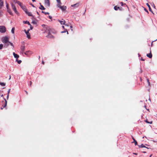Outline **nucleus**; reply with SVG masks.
Masks as SVG:
<instances>
[{"mask_svg":"<svg viewBox=\"0 0 157 157\" xmlns=\"http://www.w3.org/2000/svg\"><path fill=\"white\" fill-rule=\"evenodd\" d=\"M47 33H48V34L46 36V37L49 38H54V36L51 34V32L52 33H56V32H53L52 30H51V31H47L46 32Z\"/></svg>","mask_w":157,"mask_h":157,"instance_id":"nucleus-1","label":"nucleus"},{"mask_svg":"<svg viewBox=\"0 0 157 157\" xmlns=\"http://www.w3.org/2000/svg\"><path fill=\"white\" fill-rule=\"evenodd\" d=\"M6 31V27L3 25L0 26V32L2 33H5Z\"/></svg>","mask_w":157,"mask_h":157,"instance_id":"nucleus-2","label":"nucleus"},{"mask_svg":"<svg viewBox=\"0 0 157 157\" xmlns=\"http://www.w3.org/2000/svg\"><path fill=\"white\" fill-rule=\"evenodd\" d=\"M2 42L3 43H6L9 42V37L7 36H4L2 38Z\"/></svg>","mask_w":157,"mask_h":157,"instance_id":"nucleus-3","label":"nucleus"},{"mask_svg":"<svg viewBox=\"0 0 157 157\" xmlns=\"http://www.w3.org/2000/svg\"><path fill=\"white\" fill-rule=\"evenodd\" d=\"M11 6H12V9L14 11L15 13L17 14H18V13L17 12V11L15 5H14L13 4H12Z\"/></svg>","mask_w":157,"mask_h":157,"instance_id":"nucleus-4","label":"nucleus"},{"mask_svg":"<svg viewBox=\"0 0 157 157\" xmlns=\"http://www.w3.org/2000/svg\"><path fill=\"white\" fill-rule=\"evenodd\" d=\"M24 31L27 37V38L29 39H30L31 37H30V33L29 32H28V33L26 32V30L25 29L24 30Z\"/></svg>","mask_w":157,"mask_h":157,"instance_id":"nucleus-5","label":"nucleus"},{"mask_svg":"<svg viewBox=\"0 0 157 157\" xmlns=\"http://www.w3.org/2000/svg\"><path fill=\"white\" fill-rule=\"evenodd\" d=\"M44 2L45 5L47 6H50V2L49 0H44Z\"/></svg>","mask_w":157,"mask_h":157,"instance_id":"nucleus-6","label":"nucleus"},{"mask_svg":"<svg viewBox=\"0 0 157 157\" xmlns=\"http://www.w3.org/2000/svg\"><path fill=\"white\" fill-rule=\"evenodd\" d=\"M79 3H77L74 4L73 5H72L71 6L74 7L75 8L78 7L79 6Z\"/></svg>","mask_w":157,"mask_h":157,"instance_id":"nucleus-7","label":"nucleus"},{"mask_svg":"<svg viewBox=\"0 0 157 157\" xmlns=\"http://www.w3.org/2000/svg\"><path fill=\"white\" fill-rule=\"evenodd\" d=\"M24 53L25 55L29 56L32 53V52L31 51H28L25 52Z\"/></svg>","mask_w":157,"mask_h":157,"instance_id":"nucleus-8","label":"nucleus"},{"mask_svg":"<svg viewBox=\"0 0 157 157\" xmlns=\"http://www.w3.org/2000/svg\"><path fill=\"white\" fill-rule=\"evenodd\" d=\"M59 22L61 25H64L65 23V21L64 20H58Z\"/></svg>","mask_w":157,"mask_h":157,"instance_id":"nucleus-9","label":"nucleus"},{"mask_svg":"<svg viewBox=\"0 0 157 157\" xmlns=\"http://www.w3.org/2000/svg\"><path fill=\"white\" fill-rule=\"evenodd\" d=\"M21 50L22 53L25 50V46H21Z\"/></svg>","mask_w":157,"mask_h":157,"instance_id":"nucleus-10","label":"nucleus"},{"mask_svg":"<svg viewBox=\"0 0 157 157\" xmlns=\"http://www.w3.org/2000/svg\"><path fill=\"white\" fill-rule=\"evenodd\" d=\"M59 8L63 10H65L66 9V7L65 6H61Z\"/></svg>","mask_w":157,"mask_h":157,"instance_id":"nucleus-11","label":"nucleus"},{"mask_svg":"<svg viewBox=\"0 0 157 157\" xmlns=\"http://www.w3.org/2000/svg\"><path fill=\"white\" fill-rule=\"evenodd\" d=\"M15 0L16 1V2L18 4L21 6V7L22 6V3L21 2H20L19 1H17L16 0Z\"/></svg>","mask_w":157,"mask_h":157,"instance_id":"nucleus-12","label":"nucleus"},{"mask_svg":"<svg viewBox=\"0 0 157 157\" xmlns=\"http://www.w3.org/2000/svg\"><path fill=\"white\" fill-rule=\"evenodd\" d=\"M3 3L2 1L0 0V9H1L3 6Z\"/></svg>","mask_w":157,"mask_h":157,"instance_id":"nucleus-13","label":"nucleus"},{"mask_svg":"<svg viewBox=\"0 0 157 157\" xmlns=\"http://www.w3.org/2000/svg\"><path fill=\"white\" fill-rule=\"evenodd\" d=\"M147 56L149 58H151L152 57V55L151 54V51L150 52V53L147 54Z\"/></svg>","mask_w":157,"mask_h":157,"instance_id":"nucleus-14","label":"nucleus"},{"mask_svg":"<svg viewBox=\"0 0 157 157\" xmlns=\"http://www.w3.org/2000/svg\"><path fill=\"white\" fill-rule=\"evenodd\" d=\"M13 55L15 58L17 59L19 57V56L16 54H15L14 52L13 53Z\"/></svg>","mask_w":157,"mask_h":157,"instance_id":"nucleus-15","label":"nucleus"},{"mask_svg":"<svg viewBox=\"0 0 157 157\" xmlns=\"http://www.w3.org/2000/svg\"><path fill=\"white\" fill-rule=\"evenodd\" d=\"M29 16H32V15L31 14V13L28 11V10H27V11L25 12Z\"/></svg>","mask_w":157,"mask_h":157,"instance_id":"nucleus-16","label":"nucleus"},{"mask_svg":"<svg viewBox=\"0 0 157 157\" xmlns=\"http://www.w3.org/2000/svg\"><path fill=\"white\" fill-rule=\"evenodd\" d=\"M21 7L25 12L27 11V10L26 9V8L25 6H22Z\"/></svg>","mask_w":157,"mask_h":157,"instance_id":"nucleus-17","label":"nucleus"},{"mask_svg":"<svg viewBox=\"0 0 157 157\" xmlns=\"http://www.w3.org/2000/svg\"><path fill=\"white\" fill-rule=\"evenodd\" d=\"M40 9L42 10H45V8L43 6L41 5V3H40Z\"/></svg>","mask_w":157,"mask_h":157,"instance_id":"nucleus-18","label":"nucleus"},{"mask_svg":"<svg viewBox=\"0 0 157 157\" xmlns=\"http://www.w3.org/2000/svg\"><path fill=\"white\" fill-rule=\"evenodd\" d=\"M7 12L11 15H13V13L10 9L7 10Z\"/></svg>","mask_w":157,"mask_h":157,"instance_id":"nucleus-19","label":"nucleus"},{"mask_svg":"<svg viewBox=\"0 0 157 157\" xmlns=\"http://www.w3.org/2000/svg\"><path fill=\"white\" fill-rule=\"evenodd\" d=\"M138 146L139 147H142V148L145 147L147 149H148V148L147 147H146L143 144H142L140 145H139Z\"/></svg>","mask_w":157,"mask_h":157,"instance_id":"nucleus-20","label":"nucleus"},{"mask_svg":"<svg viewBox=\"0 0 157 157\" xmlns=\"http://www.w3.org/2000/svg\"><path fill=\"white\" fill-rule=\"evenodd\" d=\"M61 4V2H60L59 3V2L57 3V6L58 7L60 8V7L61 6H60Z\"/></svg>","mask_w":157,"mask_h":157,"instance_id":"nucleus-21","label":"nucleus"},{"mask_svg":"<svg viewBox=\"0 0 157 157\" xmlns=\"http://www.w3.org/2000/svg\"><path fill=\"white\" fill-rule=\"evenodd\" d=\"M147 5V6L149 8V10L150 11H151V8L150 6L149 5L148 3H147L146 4Z\"/></svg>","mask_w":157,"mask_h":157,"instance_id":"nucleus-22","label":"nucleus"},{"mask_svg":"<svg viewBox=\"0 0 157 157\" xmlns=\"http://www.w3.org/2000/svg\"><path fill=\"white\" fill-rule=\"evenodd\" d=\"M23 23H25V24H28L29 25H30V23H29V22L28 21H23Z\"/></svg>","mask_w":157,"mask_h":157,"instance_id":"nucleus-23","label":"nucleus"},{"mask_svg":"<svg viewBox=\"0 0 157 157\" xmlns=\"http://www.w3.org/2000/svg\"><path fill=\"white\" fill-rule=\"evenodd\" d=\"M3 12L1 10H0V17L2 16Z\"/></svg>","mask_w":157,"mask_h":157,"instance_id":"nucleus-24","label":"nucleus"},{"mask_svg":"<svg viewBox=\"0 0 157 157\" xmlns=\"http://www.w3.org/2000/svg\"><path fill=\"white\" fill-rule=\"evenodd\" d=\"M0 85L2 86H5V83L3 82H0Z\"/></svg>","mask_w":157,"mask_h":157,"instance_id":"nucleus-25","label":"nucleus"},{"mask_svg":"<svg viewBox=\"0 0 157 157\" xmlns=\"http://www.w3.org/2000/svg\"><path fill=\"white\" fill-rule=\"evenodd\" d=\"M114 9L116 10H118V9L119 8V7H117V6H115L114 7Z\"/></svg>","mask_w":157,"mask_h":157,"instance_id":"nucleus-26","label":"nucleus"},{"mask_svg":"<svg viewBox=\"0 0 157 157\" xmlns=\"http://www.w3.org/2000/svg\"><path fill=\"white\" fill-rule=\"evenodd\" d=\"M3 47V45L2 44H0V50L2 49Z\"/></svg>","mask_w":157,"mask_h":157,"instance_id":"nucleus-27","label":"nucleus"},{"mask_svg":"<svg viewBox=\"0 0 157 157\" xmlns=\"http://www.w3.org/2000/svg\"><path fill=\"white\" fill-rule=\"evenodd\" d=\"M11 32L14 34V28H13L11 29Z\"/></svg>","mask_w":157,"mask_h":157,"instance_id":"nucleus-28","label":"nucleus"},{"mask_svg":"<svg viewBox=\"0 0 157 157\" xmlns=\"http://www.w3.org/2000/svg\"><path fill=\"white\" fill-rule=\"evenodd\" d=\"M133 143L135 144V145H136L137 144V142L136 140H133Z\"/></svg>","mask_w":157,"mask_h":157,"instance_id":"nucleus-29","label":"nucleus"},{"mask_svg":"<svg viewBox=\"0 0 157 157\" xmlns=\"http://www.w3.org/2000/svg\"><path fill=\"white\" fill-rule=\"evenodd\" d=\"M42 13H44L45 14H49V13L48 12H44V11H42Z\"/></svg>","mask_w":157,"mask_h":157,"instance_id":"nucleus-30","label":"nucleus"},{"mask_svg":"<svg viewBox=\"0 0 157 157\" xmlns=\"http://www.w3.org/2000/svg\"><path fill=\"white\" fill-rule=\"evenodd\" d=\"M147 83H148V85L149 86H150V82L149 81V79H147Z\"/></svg>","mask_w":157,"mask_h":157,"instance_id":"nucleus-31","label":"nucleus"},{"mask_svg":"<svg viewBox=\"0 0 157 157\" xmlns=\"http://www.w3.org/2000/svg\"><path fill=\"white\" fill-rule=\"evenodd\" d=\"M6 7L7 10L9 9V5H8V4L7 3H6Z\"/></svg>","mask_w":157,"mask_h":157,"instance_id":"nucleus-32","label":"nucleus"},{"mask_svg":"<svg viewBox=\"0 0 157 157\" xmlns=\"http://www.w3.org/2000/svg\"><path fill=\"white\" fill-rule=\"evenodd\" d=\"M9 43L10 44L11 46H12L13 47V45L12 43L10 42H9Z\"/></svg>","mask_w":157,"mask_h":157,"instance_id":"nucleus-33","label":"nucleus"},{"mask_svg":"<svg viewBox=\"0 0 157 157\" xmlns=\"http://www.w3.org/2000/svg\"><path fill=\"white\" fill-rule=\"evenodd\" d=\"M29 25L30 26V29L32 30L33 28V27H32V26L31 25V24H30V25Z\"/></svg>","mask_w":157,"mask_h":157,"instance_id":"nucleus-34","label":"nucleus"},{"mask_svg":"<svg viewBox=\"0 0 157 157\" xmlns=\"http://www.w3.org/2000/svg\"><path fill=\"white\" fill-rule=\"evenodd\" d=\"M17 62L18 63L20 64L21 62V60H18V61Z\"/></svg>","mask_w":157,"mask_h":157,"instance_id":"nucleus-35","label":"nucleus"},{"mask_svg":"<svg viewBox=\"0 0 157 157\" xmlns=\"http://www.w3.org/2000/svg\"><path fill=\"white\" fill-rule=\"evenodd\" d=\"M56 0L57 2V3H58V2L59 3L60 2H61L60 0Z\"/></svg>","mask_w":157,"mask_h":157,"instance_id":"nucleus-36","label":"nucleus"},{"mask_svg":"<svg viewBox=\"0 0 157 157\" xmlns=\"http://www.w3.org/2000/svg\"><path fill=\"white\" fill-rule=\"evenodd\" d=\"M146 122L148 123L151 124L152 123V121H151L150 122H148L147 121H146Z\"/></svg>","mask_w":157,"mask_h":157,"instance_id":"nucleus-37","label":"nucleus"},{"mask_svg":"<svg viewBox=\"0 0 157 157\" xmlns=\"http://www.w3.org/2000/svg\"><path fill=\"white\" fill-rule=\"evenodd\" d=\"M10 89H9V90L8 91V94H9L10 92Z\"/></svg>","mask_w":157,"mask_h":157,"instance_id":"nucleus-38","label":"nucleus"},{"mask_svg":"<svg viewBox=\"0 0 157 157\" xmlns=\"http://www.w3.org/2000/svg\"><path fill=\"white\" fill-rule=\"evenodd\" d=\"M49 18L50 19H52V17L51 16H49Z\"/></svg>","mask_w":157,"mask_h":157,"instance_id":"nucleus-39","label":"nucleus"},{"mask_svg":"<svg viewBox=\"0 0 157 157\" xmlns=\"http://www.w3.org/2000/svg\"><path fill=\"white\" fill-rule=\"evenodd\" d=\"M30 29H29L27 31H26V32H29V31H30Z\"/></svg>","mask_w":157,"mask_h":157,"instance_id":"nucleus-40","label":"nucleus"},{"mask_svg":"<svg viewBox=\"0 0 157 157\" xmlns=\"http://www.w3.org/2000/svg\"><path fill=\"white\" fill-rule=\"evenodd\" d=\"M9 94H7V99H8V98H9Z\"/></svg>","mask_w":157,"mask_h":157,"instance_id":"nucleus-41","label":"nucleus"},{"mask_svg":"<svg viewBox=\"0 0 157 157\" xmlns=\"http://www.w3.org/2000/svg\"><path fill=\"white\" fill-rule=\"evenodd\" d=\"M31 6H32L33 7H35V6H34L32 4H31Z\"/></svg>","mask_w":157,"mask_h":157,"instance_id":"nucleus-42","label":"nucleus"},{"mask_svg":"<svg viewBox=\"0 0 157 157\" xmlns=\"http://www.w3.org/2000/svg\"><path fill=\"white\" fill-rule=\"evenodd\" d=\"M5 102H6V104H7V101L6 99H5Z\"/></svg>","mask_w":157,"mask_h":157,"instance_id":"nucleus-43","label":"nucleus"},{"mask_svg":"<svg viewBox=\"0 0 157 157\" xmlns=\"http://www.w3.org/2000/svg\"><path fill=\"white\" fill-rule=\"evenodd\" d=\"M32 84V82L31 81L30 82V85H31Z\"/></svg>","mask_w":157,"mask_h":157,"instance_id":"nucleus-44","label":"nucleus"},{"mask_svg":"<svg viewBox=\"0 0 157 157\" xmlns=\"http://www.w3.org/2000/svg\"><path fill=\"white\" fill-rule=\"evenodd\" d=\"M132 139L133 140H135V139L133 137H132Z\"/></svg>","mask_w":157,"mask_h":157,"instance_id":"nucleus-45","label":"nucleus"},{"mask_svg":"<svg viewBox=\"0 0 157 157\" xmlns=\"http://www.w3.org/2000/svg\"><path fill=\"white\" fill-rule=\"evenodd\" d=\"M66 32V31H62L61 32V33H65Z\"/></svg>","mask_w":157,"mask_h":157,"instance_id":"nucleus-46","label":"nucleus"},{"mask_svg":"<svg viewBox=\"0 0 157 157\" xmlns=\"http://www.w3.org/2000/svg\"><path fill=\"white\" fill-rule=\"evenodd\" d=\"M33 2H35V0H32Z\"/></svg>","mask_w":157,"mask_h":157,"instance_id":"nucleus-47","label":"nucleus"},{"mask_svg":"<svg viewBox=\"0 0 157 157\" xmlns=\"http://www.w3.org/2000/svg\"><path fill=\"white\" fill-rule=\"evenodd\" d=\"M121 6H123V3L121 2Z\"/></svg>","mask_w":157,"mask_h":157,"instance_id":"nucleus-48","label":"nucleus"},{"mask_svg":"<svg viewBox=\"0 0 157 157\" xmlns=\"http://www.w3.org/2000/svg\"><path fill=\"white\" fill-rule=\"evenodd\" d=\"M133 154H134L135 155H137V154L136 153H133Z\"/></svg>","mask_w":157,"mask_h":157,"instance_id":"nucleus-49","label":"nucleus"},{"mask_svg":"<svg viewBox=\"0 0 157 157\" xmlns=\"http://www.w3.org/2000/svg\"><path fill=\"white\" fill-rule=\"evenodd\" d=\"M42 63H43V64H44V61H42Z\"/></svg>","mask_w":157,"mask_h":157,"instance_id":"nucleus-50","label":"nucleus"},{"mask_svg":"<svg viewBox=\"0 0 157 157\" xmlns=\"http://www.w3.org/2000/svg\"><path fill=\"white\" fill-rule=\"evenodd\" d=\"M62 27H63V29H64V26H62Z\"/></svg>","mask_w":157,"mask_h":157,"instance_id":"nucleus-51","label":"nucleus"},{"mask_svg":"<svg viewBox=\"0 0 157 157\" xmlns=\"http://www.w3.org/2000/svg\"><path fill=\"white\" fill-rule=\"evenodd\" d=\"M64 25H66V26H68V25H67V24H65Z\"/></svg>","mask_w":157,"mask_h":157,"instance_id":"nucleus-52","label":"nucleus"},{"mask_svg":"<svg viewBox=\"0 0 157 157\" xmlns=\"http://www.w3.org/2000/svg\"><path fill=\"white\" fill-rule=\"evenodd\" d=\"M11 78V77H10H10H9V79H10Z\"/></svg>","mask_w":157,"mask_h":157,"instance_id":"nucleus-53","label":"nucleus"},{"mask_svg":"<svg viewBox=\"0 0 157 157\" xmlns=\"http://www.w3.org/2000/svg\"><path fill=\"white\" fill-rule=\"evenodd\" d=\"M32 23H35V22H34V21H33L32 22Z\"/></svg>","mask_w":157,"mask_h":157,"instance_id":"nucleus-54","label":"nucleus"},{"mask_svg":"<svg viewBox=\"0 0 157 157\" xmlns=\"http://www.w3.org/2000/svg\"><path fill=\"white\" fill-rule=\"evenodd\" d=\"M143 152L144 153H146V152H145V151H143Z\"/></svg>","mask_w":157,"mask_h":157,"instance_id":"nucleus-55","label":"nucleus"},{"mask_svg":"<svg viewBox=\"0 0 157 157\" xmlns=\"http://www.w3.org/2000/svg\"><path fill=\"white\" fill-rule=\"evenodd\" d=\"M70 28H72V26H70Z\"/></svg>","mask_w":157,"mask_h":157,"instance_id":"nucleus-56","label":"nucleus"},{"mask_svg":"<svg viewBox=\"0 0 157 157\" xmlns=\"http://www.w3.org/2000/svg\"><path fill=\"white\" fill-rule=\"evenodd\" d=\"M154 8H155V6L154 5Z\"/></svg>","mask_w":157,"mask_h":157,"instance_id":"nucleus-57","label":"nucleus"},{"mask_svg":"<svg viewBox=\"0 0 157 157\" xmlns=\"http://www.w3.org/2000/svg\"><path fill=\"white\" fill-rule=\"evenodd\" d=\"M141 60H144V59H141Z\"/></svg>","mask_w":157,"mask_h":157,"instance_id":"nucleus-58","label":"nucleus"},{"mask_svg":"<svg viewBox=\"0 0 157 157\" xmlns=\"http://www.w3.org/2000/svg\"><path fill=\"white\" fill-rule=\"evenodd\" d=\"M146 10L147 12H148V11H147V10Z\"/></svg>","mask_w":157,"mask_h":157,"instance_id":"nucleus-59","label":"nucleus"},{"mask_svg":"<svg viewBox=\"0 0 157 157\" xmlns=\"http://www.w3.org/2000/svg\"><path fill=\"white\" fill-rule=\"evenodd\" d=\"M67 31V33H68V31Z\"/></svg>","mask_w":157,"mask_h":157,"instance_id":"nucleus-60","label":"nucleus"},{"mask_svg":"<svg viewBox=\"0 0 157 157\" xmlns=\"http://www.w3.org/2000/svg\"><path fill=\"white\" fill-rule=\"evenodd\" d=\"M26 93H27V94H28L27 92V91H26Z\"/></svg>","mask_w":157,"mask_h":157,"instance_id":"nucleus-61","label":"nucleus"},{"mask_svg":"<svg viewBox=\"0 0 157 157\" xmlns=\"http://www.w3.org/2000/svg\"><path fill=\"white\" fill-rule=\"evenodd\" d=\"M151 155H150V157H151Z\"/></svg>","mask_w":157,"mask_h":157,"instance_id":"nucleus-62","label":"nucleus"},{"mask_svg":"<svg viewBox=\"0 0 157 157\" xmlns=\"http://www.w3.org/2000/svg\"><path fill=\"white\" fill-rule=\"evenodd\" d=\"M40 58V56H39V58Z\"/></svg>","mask_w":157,"mask_h":157,"instance_id":"nucleus-63","label":"nucleus"},{"mask_svg":"<svg viewBox=\"0 0 157 157\" xmlns=\"http://www.w3.org/2000/svg\"><path fill=\"white\" fill-rule=\"evenodd\" d=\"M126 1H127L128 0H126Z\"/></svg>","mask_w":157,"mask_h":157,"instance_id":"nucleus-64","label":"nucleus"}]
</instances>
